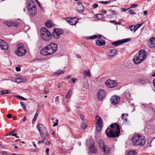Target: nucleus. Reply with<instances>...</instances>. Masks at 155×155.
Instances as JSON below:
<instances>
[{
    "label": "nucleus",
    "mask_w": 155,
    "mask_h": 155,
    "mask_svg": "<svg viewBox=\"0 0 155 155\" xmlns=\"http://www.w3.org/2000/svg\"><path fill=\"white\" fill-rule=\"evenodd\" d=\"M38 115V114L37 113L35 114V117L33 119V120L35 121L36 120L37 117Z\"/></svg>",
    "instance_id": "45"
},
{
    "label": "nucleus",
    "mask_w": 155,
    "mask_h": 155,
    "mask_svg": "<svg viewBox=\"0 0 155 155\" xmlns=\"http://www.w3.org/2000/svg\"><path fill=\"white\" fill-rule=\"evenodd\" d=\"M95 118L97 120L96 124V129L98 132H99L101 130L102 127L101 120V117L97 115L96 116Z\"/></svg>",
    "instance_id": "11"
},
{
    "label": "nucleus",
    "mask_w": 155,
    "mask_h": 155,
    "mask_svg": "<svg viewBox=\"0 0 155 155\" xmlns=\"http://www.w3.org/2000/svg\"><path fill=\"white\" fill-rule=\"evenodd\" d=\"M63 72L62 70H59L57 71L55 73L57 74H62V73H63Z\"/></svg>",
    "instance_id": "39"
},
{
    "label": "nucleus",
    "mask_w": 155,
    "mask_h": 155,
    "mask_svg": "<svg viewBox=\"0 0 155 155\" xmlns=\"http://www.w3.org/2000/svg\"><path fill=\"white\" fill-rule=\"evenodd\" d=\"M109 22L110 23H116L114 20L110 21Z\"/></svg>",
    "instance_id": "63"
},
{
    "label": "nucleus",
    "mask_w": 155,
    "mask_h": 155,
    "mask_svg": "<svg viewBox=\"0 0 155 155\" xmlns=\"http://www.w3.org/2000/svg\"><path fill=\"white\" fill-rule=\"evenodd\" d=\"M106 92L105 91L102 89L100 90L97 94L98 99L99 101H101L105 97Z\"/></svg>",
    "instance_id": "13"
},
{
    "label": "nucleus",
    "mask_w": 155,
    "mask_h": 155,
    "mask_svg": "<svg viewBox=\"0 0 155 155\" xmlns=\"http://www.w3.org/2000/svg\"><path fill=\"white\" fill-rule=\"evenodd\" d=\"M71 21H71V22H70V25H73L76 24L77 23V21H74V19L73 18H71Z\"/></svg>",
    "instance_id": "32"
},
{
    "label": "nucleus",
    "mask_w": 155,
    "mask_h": 155,
    "mask_svg": "<svg viewBox=\"0 0 155 155\" xmlns=\"http://www.w3.org/2000/svg\"><path fill=\"white\" fill-rule=\"evenodd\" d=\"M89 151L93 153H95L97 152V150L95 148L94 145H91L89 147Z\"/></svg>",
    "instance_id": "27"
},
{
    "label": "nucleus",
    "mask_w": 155,
    "mask_h": 155,
    "mask_svg": "<svg viewBox=\"0 0 155 155\" xmlns=\"http://www.w3.org/2000/svg\"><path fill=\"white\" fill-rule=\"evenodd\" d=\"M4 23L9 27L11 26L16 27L19 24L17 22H12L10 21H6L4 22Z\"/></svg>",
    "instance_id": "16"
},
{
    "label": "nucleus",
    "mask_w": 155,
    "mask_h": 155,
    "mask_svg": "<svg viewBox=\"0 0 155 155\" xmlns=\"http://www.w3.org/2000/svg\"><path fill=\"white\" fill-rule=\"evenodd\" d=\"M117 51L115 49H111L107 53V55L110 57H113L117 55Z\"/></svg>",
    "instance_id": "17"
},
{
    "label": "nucleus",
    "mask_w": 155,
    "mask_h": 155,
    "mask_svg": "<svg viewBox=\"0 0 155 155\" xmlns=\"http://www.w3.org/2000/svg\"><path fill=\"white\" fill-rule=\"evenodd\" d=\"M63 31L59 28H55L54 29L52 32V35L54 38L58 39L61 35L63 34Z\"/></svg>",
    "instance_id": "10"
},
{
    "label": "nucleus",
    "mask_w": 155,
    "mask_h": 155,
    "mask_svg": "<svg viewBox=\"0 0 155 155\" xmlns=\"http://www.w3.org/2000/svg\"><path fill=\"white\" fill-rule=\"evenodd\" d=\"M131 140L133 145L136 146H143L146 143L144 137L140 134L133 136L131 138Z\"/></svg>",
    "instance_id": "3"
},
{
    "label": "nucleus",
    "mask_w": 155,
    "mask_h": 155,
    "mask_svg": "<svg viewBox=\"0 0 155 155\" xmlns=\"http://www.w3.org/2000/svg\"><path fill=\"white\" fill-rule=\"evenodd\" d=\"M137 26H134V25H132L130 26V27L129 28L131 30V31H133L134 30V31L135 30V28L137 27Z\"/></svg>",
    "instance_id": "38"
},
{
    "label": "nucleus",
    "mask_w": 155,
    "mask_h": 155,
    "mask_svg": "<svg viewBox=\"0 0 155 155\" xmlns=\"http://www.w3.org/2000/svg\"><path fill=\"white\" fill-rule=\"evenodd\" d=\"M37 127L42 139L45 141H47L48 139L49 136L46 129L41 124H38Z\"/></svg>",
    "instance_id": "5"
},
{
    "label": "nucleus",
    "mask_w": 155,
    "mask_h": 155,
    "mask_svg": "<svg viewBox=\"0 0 155 155\" xmlns=\"http://www.w3.org/2000/svg\"><path fill=\"white\" fill-rule=\"evenodd\" d=\"M110 127L105 130L106 134L108 137H118L120 133V126L117 124H111Z\"/></svg>",
    "instance_id": "1"
},
{
    "label": "nucleus",
    "mask_w": 155,
    "mask_h": 155,
    "mask_svg": "<svg viewBox=\"0 0 155 155\" xmlns=\"http://www.w3.org/2000/svg\"><path fill=\"white\" fill-rule=\"evenodd\" d=\"M11 91L9 90H3L0 91V94L3 95L5 94H9L10 93Z\"/></svg>",
    "instance_id": "28"
},
{
    "label": "nucleus",
    "mask_w": 155,
    "mask_h": 155,
    "mask_svg": "<svg viewBox=\"0 0 155 155\" xmlns=\"http://www.w3.org/2000/svg\"><path fill=\"white\" fill-rule=\"evenodd\" d=\"M153 84L154 85V86H155V79H154L153 81Z\"/></svg>",
    "instance_id": "64"
},
{
    "label": "nucleus",
    "mask_w": 155,
    "mask_h": 155,
    "mask_svg": "<svg viewBox=\"0 0 155 155\" xmlns=\"http://www.w3.org/2000/svg\"><path fill=\"white\" fill-rule=\"evenodd\" d=\"M12 136H15L16 137H17V134L16 133H14V134H12Z\"/></svg>",
    "instance_id": "55"
},
{
    "label": "nucleus",
    "mask_w": 155,
    "mask_h": 155,
    "mask_svg": "<svg viewBox=\"0 0 155 155\" xmlns=\"http://www.w3.org/2000/svg\"><path fill=\"white\" fill-rule=\"evenodd\" d=\"M20 104L21 107H22L23 109L24 110H26V106L24 104V102H20Z\"/></svg>",
    "instance_id": "34"
},
{
    "label": "nucleus",
    "mask_w": 155,
    "mask_h": 155,
    "mask_svg": "<svg viewBox=\"0 0 155 155\" xmlns=\"http://www.w3.org/2000/svg\"><path fill=\"white\" fill-rule=\"evenodd\" d=\"M81 127L82 129H85L87 127V125L85 124L82 123L81 125Z\"/></svg>",
    "instance_id": "35"
},
{
    "label": "nucleus",
    "mask_w": 155,
    "mask_h": 155,
    "mask_svg": "<svg viewBox=\"0 0 155 155\" xmlns=\"http://www.w3.org/2000/svg\"><path fill=\"white\" fill-rule=\"evenodd\" d=\"M49 151V149L48 148H46L45 150L46 152L47 153H48Z\"/></svg>",
    "instance_id": "58"
},
{
    "label": "nucleus",
    "mask_w": 155,
    "mask_h": 155,
    "mask_svg": "<svg viewBox=\"0 0 155 155\" xmlns=\"http://www.w3.org/2000/svg\"><path fill=\"white\" fill-rule=\"evenodd\" d=\"M122 44L121 40H118L111 43V44L114 46H116Z\"/></svg>",
    "instance_id": "25"
},
{
    "label": "nucleus",
    "mask_w": 155,
    "mask_h": 155,
    "mask_svg": "<svg viewBox=\"0 0 155 155\" xmlns=\"http://www.w3.org/2000/svg\"><path fill=\"white\" fill-rule=\"evenodd\" d=\"M83 74L84 76L90 77L91 74L90 70H88L84 71Z\"/></svg>",
    "instance_id": "24"
},
{
    "label": "nucleus",
    "mask_w": 155,
    "mask_h": 155,
    "mask_svg": "<svg viewBox=\"0 0 155 155\" xmlns=\"http://www.w3.org/2000/svg\"><path fill=\"white\" fill-rule=\"evenodd\" d=\"M45 25L46 27L48 28L53 27L54 25V24L51 20H49L46 22L45 23Z\"/></svg>",
    "instance_id": "22"
},
{
    "label": "nucleus",
    "mask_w": 155,
    "mask_h": 155,
    "mask_svg": "<svg viewBox=\"0 0 155 155\" xmlns=\"http://www.w3.org/2000/svg\"><path fill=\"white\" fill-rule=\"evenodd\" d=\"M26 120V117L25 116L23 119V121H25V120Z\"/></svg>",
    "instance_id": "62"
},
{
    "label": "nucleus",
    "mask_w": 155,
    "mask_h": 155,
    "mask_svg": "<svg viewBox=\"0 0 155 155\" xmlns=\"http://www.w3.org/2000/svg\"><path fill=\"white\" fill-rule=\"evenodd\" d=\"M101 35H94L86 38L87 39H93L98 38V39L96 40V45L98 46H104L105 44V41L101 39Z\"/></svg>",
    "instance_id": "6"
},
{
    "label": "nucleus",
    "mask_w": 155,
    "mask_h": 155,
    "mask_svg": "<svg viewBox=\"0 0 155 155\" xmlns=\"http://www.w3.org/2000/svg\"><path fill=\"white\" fill-rule=\"evenodd\" d=\"M45 145H48L50 144V142L48 141H47L46 142H45V143H44Z\"/></svg>",
    "instance_id": "51"
},
{
    "label": "nucleus",
    "mask_w": 155,
    "mask_h": 155,
    "mask_svg": "<svg viewBox=\"0 0 155 155\" xmlns=\"http://www.w3.org/2000/svg\"><path fill=\"white\" fill-rule=\"evenodd\" d=\"M28 10L29 12L31 15H34L37 12L36 6L31 9H28Z\"/></svg>",
    "instance_id": "21"
},
{
    "label": "nucleus",
    "mask_w": 155,
    "mask_h": 155,
    "mask_svg": "<svg viewBox=\"0 0 155 155\" xmlns=\"http://www.w3.org/2000/svg\"><path fill=\"white\" fill-rule=\"evenodd\" d=\"M58 123H57V122L54 123L53 125V127H54L56 126H57L58 125Z\"/></svg>",
    "instance_id": "57"
},
{
    "label": "nucleus",
    "mask_w": 155,
    "mask_h": 155,
    "mask_svg": "<svg viewBox=\"0 0 155 155\" xmlns=\"http://www.w3.org/2000/svg\"><path fill=\"white\" fill-rule=\"evenodd\" d=\"M120 100V97L117 95L112 96L110 99L111 103L114 105H116L119 103Z\"/></svg>",
    "instance_id": "12"
},
{
    "label": "nucleus",
    "mask_w": 155,
    "mask_h": 155,
    "mask_svg": "<svg viewBox=\"0 0 155 155\" xmlns=\"http://www.w3.org/2000/svg\"><path fill=\"white\" fill-rule=\"evenodd\" d=\"M65 20L67 21L69 24H70V22H71V18H66L65 19Z\"/></svg>",
    "instance_id": "42"
},
{
    "label": "nucleus",
    "mask_w": 155,
    "mask_h": 155,
    "mask_svg": "<svg viewBox=\"0 0 155 155\" xmlns=\"http://www.w3.org/2000/svg\"><path fill=\"white\" fill-rule=\"evenodd\" d=\"M41 143H45V140H43L42 139V140L41 141H39L38 142V143L39 144H40Z\"/></svg>",
    "instance_id": "49"
},
{
    "label": "nucleus",
    "mask_w": 155,
    "mask_h": 155,
    "mask_svg": "<svg viewBox=\"0 0 155 155\" xmlns=\"http://www.w3.org/2000/svg\"><path fill=\"white\" fill-rule=\"evenodd\" d=\"M100 2L101 3L104 5H107L110 4V1H101Z\"/></svg>",
    "instance_id": "33"
},
{
    "label": "nucleus",
    "mask_w": 155,
    "mask_h": 155,
    "mask_svg": "<svg viewBox=\"0 0 155 155\" xmlns=\"http://www.w3.org/2000/svg\"><path fill=\"white\" fill-rule=\"evenodd\" d=\"M129 14H133L135 15L136 14V12H134L132 10H130L129 11Z\"/></svg>",
    "instance_id": "44"
},
{
    "label": "nucleus",
    "mask_w": 155,
    "mask_h": 155,
    "mask_svg": "<svg viewBox=\"0 0 155 155\" xmlns=\"http://www.w3.org/2000/svg\"><path fill=\"white\" fill-rule=\"evenodd\" d=\"M12 81L14 82H16L18 84L25 82L22 79L20 78H17L13 80Z\"/></svg>",
    "instance_id": "26"
},
{
    "label": "nucleus",
    "mask_w": 155,
    "mask_h": 155,
    "mask_svg": "<svg viewBox=\"0 0 155 155\" xmlns=\"http://www.w3.org/2000/svg\"><path fill=\"white\" fill-rule=\"evenodd\" d=\"M41 38L44 40L48 41L51 38L50 32L45 28H42L40 31Z\"/></svg>",
    "instance_id": "7"
},
{
    "label": "nucleus",
    "mask_w": 155,
    "mask_h": 155,
    "mask_svg": "<svg viewBox=\"0 0 155 155\" xmlns=\"http://www.w3.org/2000/svg\"><path fill=\"white\" fill-rule=\"evenodd\" d=\"M71 76L68 75V76H67L66 77H65V79H70L71 78Z\"/></svg>",
    "instance_id": "56"
},
{
    "label": "nucleus",
    "mask_w": 155,
    "mask_h": 155,
    "mask_svg": "<svg viewBox=\"0 0 155 155\" xmlns=\"http://www.w3.org/2000/svg\"><path fill=\"white\" fill-rule=\"evenodd\" d=\"M106 84L108 87L113 88L117 85V83L115 81L107 80L106 82Z\"/></svg>",
    "instance_id": "14"
},
{
    "label": "nucleus",
    "mask_w": 155,
    "mask_h": 155,
    "mask_svg": "<svg viewBox=\"0 0 155 155\" xmlns=\"http://www.w3.org/2000/svg\"><path fill=\"white\" fill-rule=\"evenodd\" d=\"M142 25V23L141 24H138L137 25V27L135 28V29L134 30V32H135Z\"/></svg>",
    "instance_id": "41"
},
{
    "label": "nucleus",
    "mask_w": 155,
    "mask_h": 155,
    "mask_svg": "<svg viewBox=\"0 0 155 155\" xmlns=\"http://www.w3.org/2000/svg\"><path fill=\"white\" fill-rule=\"evenodd\" d=\"M8 48V44L3 40H0V48L2 50H7Z\"/></svg>",
    "instance_id": "15"
},
{
    "label": "nucleus",
    "mask_w": 155,
    "mask_h": 155,
    "mask_svg": "<svg viewBox=\"0 0 155 155\" xmlns=\"http://www.w3.org/2000/svg\"><path fill=\"white\" fill-rule=\"evenodd\" d=\"M16 70L17 71H21V68L18 67H17L15 68Z\"/></svg>",
    "instance_id": "52"
},
{
    "label": "nucleus",
    "mask_w": 155,
    "mask_h": 155,
    "mask_svg": "<svg viewBox=\"0 0 155 155\" xmlns=\"http://www.w3.org/2000/svg\"><path fill=\"white\" fill-rule=\"evenodd\" d=\"M17 49L15 51V54L19 56H22L25 55L26 53V50L24 48V45L21 44L17 45Z\"/></svg>",
    "instance_id": "8"
},
{
    "label": "nucleus",
    "mask_w": 155,
    "mask_h": 155,
    "mask_svg": "<svg viewBox=\"0 0 155 155\" xmlns=\"http://www.w3.org/2000/svg\"><path fill=\"white\" fill-rule=\"evenodd\" d=\"M143 15H147V11H145L143 12Z\"/></svg>",
    "instance_id": "53"
},
{
    "label": "nucleus",
    "mask_w": 155,
    "mask_h": 155,
    "mask_svg": "<svg viewBox=\"0 0 155 155\" xmlns=\"http://www.w3.org/2000/svg\"><path fill=\"white\" fill-rule=\"evenodd\" d=\"M76 80H77V79L75 78H72L71 79V81H69V83H71V81H72V82H73V83H74L76 81Z\"/></svg>",
    "instance_id": "43"
},
{
    "label": "nucleus",
    "mask_w": 155,
    "mask_h": 155,
    "mask_svg": "<svg viewBox=\"0 0 155 155\" xmlns=\"http://www.w3.org/2000/svg\"><path fill=\"white\" fill-rule=\"evenodd\" d=\"M148 81V80L147 79L143 78L141 80L140 83L142 84H144L147 83Z\"/></svg>",
    "instance_id": "30"
},
{
    "label": "nucleus",
    "mask_w": 155,
    "mask_h": 155,
    "mask_svg": "<svg viewBox=\"0 0 155 155\" xmlns=\"http://www.w3.org/2000/svg\"><path fill=\"white\" fill-rule=\"evenodd\" d=\"M147 52L144 50H141L139 53L136 54L134 57L133 61L135 64L140 63L146 57Z\"/></svg>",
    "instance_id": "4"
},
{
    "label": "nucleus",
    "mask_w": 155,
    "mask_h": 155,
    "mask_svg": "<svg viewBox=\"0 0 155 155\" xmlns=\"http://www.w3.org/2000/svg\"><path fill=\"white\" fill-rule=\"evenodd\" d=\"M138 6V5L137 4H133L131 5L130 6V8H135L137 7Z\"/></svg>",
    "instance_id": "46"
},
{
    "label": "nucleus",
    "mask_w": 155,
    "mask_h": 155,
    "mask_svg": "<svg viewBox=\"0 0 155 155\" xmlns=\"http://www.w3.org/2000/svg\"><path fill=\"white\" fill-rule=\"evenodd\" d=\"M130 40V38H127V39H124L123 40H122V43H124L127 42L128 41H129Z\"/></svg>",
    "instance_id": "37"
},
{
    "label": "nucleus",
    "mask_w": 155,
    "mask_h": 155,
    "mask_svg": "<svg viewBox=\"0 0 155 155\" xmlns=\"http://www.w3.org/2000/svg\"><path fill=\"white\" fill-rule=\"evenodd\" d=\"M58 45L54 43H51L49 45L44 48L41 51V54L44 55L53 54L57 50Z\"/></svg>",
    "instance_id": "2"
},
{
    "label": "nucleus",
    "mask_w": 155,
    "mask_h": 155,
    "mask_svg": "<svg viewBox=\"0 0 155 155\" xmlns=\"http://www.w3.org/2000/svg\"><path fill=\"white\" fill-rule=\"evenodd\" d=\"M98 5L97 4H93L92 7L94 8H96L98 7Z\"/></svg>",
    "instance_id": "48"
},
{
    "label": "nucleus",
    "mask_w": 155,
    "mask_h": 155,
    "mask_svg": "<svg viewBox=\"0 0 155 155\" xmlns=\"http://www.w3.org/2000/svg\"><path fill=\"white\" fill-rule=\"evenodd\" d=\"M12 135V133H11V132L9 134H6L5 135L6 136H9V135Z\"/></svg>",
    "instance_id": "61"
},
{
    "label": "nucleus",
    "mask_w": 155,
    "mask_h": 155,
    "mask_svg": "<svg viewBox=\"0 0 155 155\" xmlns=\"http://www.w3.org/2000/svg\"><path fill=\"white\" fill-rule=\"evenodd\" d=\"M96 18L98 19H101L104 17V15L102 14H99L96 15Z\"/></svg>",
    "instance_id": "29"
},
{
    "label": "nucleus",
    "mask_w": 155,
    "mask_h": 155,
    "mask_svg": "<svg viewBox=\"0 0 155 155\" xmlns=\"http://www.w3.org/2000/svg\"><path fill=\"white\" fill-rule=\"evenodd\" d=\"M16 130V129H14L11 132V133H12H12L15 132Z\"/></svg>",
    "instance_id": "59"
},
{
    "label": "nucleus",
    "mask_w": 155,
    "mask_h": 155,
    "mask_svg": "<svg viewBox=\"0 0 155 155\" xmlns=\"http://www.w3.org/2000/svg\"><path fill=\"white\" fill-rule=\"evenodd\" d=\"M3 155H8V153L5 151H3L2 153Z\"/></svg>",
    "instance_id": "50"
},
{
    "label": "nucleus",
    "mask_w": 155,
    "mask_h": 155,
    "mask_svg": "<svg viewBox=\"0 0 155 155\" xmlns=\"http://www.w3.org/2000/svg\"><path fill=\"white\" fill-rule=\"evenodd\" d=\"M125 97L127 98H129L130 97V93H129V92L126 93L125 94Z\"/></svg>",
    "instance_id": "40"
},
{
    "label": "nucleus",
    "mask_w": 155,
    "mask_h": 155,
    "mask_svg": "<svg viewBox=\"0 0 155 155\" xmlns=\"http://www.w3.org/2000/svg\"><path fill=\"white\" fill-rule=\"evenodd\" d=\"M7 117L8 118H11L12 117V115L11 114H8L7 115Z\"/></svg>",
    "instance_id": "47"
},
{
    "label": "nucleus",
    "mask_w": 155,
    "mask_h": 155,
    "mask_svg": "<svg viewBox=\"0 0 155 155\" xmlns=\"http://www.w3.org/2000/svg\"><path fill=\"white\" fill-rule=\"evenodd\" d=\"M73 94V91L71 90H69L65 96V98L70 99Z\"/></svg>",
    "instance_id": "23"
},
{
    "label": "nucleus",
    "mask_w": 155,
    "mask_h": 155,
    "mask_svg": "<svg viewBox=\"0 0 155 155\" xmlns=\"http://www.w3.org/2000/svg\"><path fill=\"white\" fill-rule=\"evenodd\" d=\"M99 148L102 150L103 152L107 154H109L110 153V150L107 146L104 144L103 140L101 139L98 142Z\"/></svg>",
    "instance_id": "9"
},
{
    "label": "nucleus",
    "mask_w": 155,
    "mask_h": 155,
    "mask_svg": "<svg viewBox=\"0 0 155 155\" xmlns=\"http://www.w3.org/2000/svg\"><path fill=\"white\" fill-rule=\"evenodd\" d=\"M136 151H130L129 152L127 155H136Z\"/></svg>",
    "instance_id": "31"
},
{
    "label": "nucleus",
    "mask_w": 155,
    "mask_h": 155,
    "mask_svg": "<svg viewBox=\"0 0 155 155\" xmlns=\"http://www.w3.org/2000/svg\"><path fill=\"white\" fill-rule=\"evenodd\" d=\"M80 117L82 120H83L84 119V116L82 114H81L80 115Z\"/></svg>",
    "instance_id": "54"
},
{
    "label": "nucleus",
    "mask_w": 155,
    "mask_h": 155,
    "mask_svg": "<svg viewBox=\"0 0 155 155\" xmlns=\"http://www.w3.org/2000/svg\"><path fill=\"white\" fill-rule=\"evenodd\" d=\"M35 6V3L32 0H28L27 6L28 9H31Z\"/></svg>",
    "instance_id": "19"
},
{
    "label": "nucleus",
    "mask_w": 155,
    "mask_h": 155,
    "mask_svg": "<svg viewBox=\"0 0 155 155\" xmlns=\"http://www.w3.org/2000/svg\"><path fill=\"white\" fill-rule=\"evenodd\" d=\"M127 9H125V8H123L122 9V11L123 12H124L126 11H127Z\"/></svg>",
    "instance_id": "60"
},
{
    "label": "nucleus",
    "mask_w": 155,
    "mask_h": 155,
    "mask_svg": "<svg viewBox=\"0 0 155 155\" xmlns=\"http://www.w3.org/2000/svg\"><path fill=\"white\" fill-rule=\"evenodd\" d=\"M77 10L81 12H83L84 10V6L82 5V3L81 2H79L78 3V6L77 7Z\"/></svg>",
    "instance_id": "20"
},
{
    "label": "nucleus",
    "mask_w": 155,
    "mask_h": 155,
    "mask_svg": "<svg viewBox=\"0 0 155 155\" xmlns=\"http://www.w3.org/2000/svg\"><path fill=\"white\" fill-rule=\"evenodd\" d=\"M17 97L22 100H24L25 101H27V99L21 96H17Z\"/></svg>",
    "instance_id": "36"
},
{
    "label": "nucleus",
    "mask_w": 155,
    "mask_h": 155,
    "mask_svg": "<svg viewBox=\"0 0 155 155\" xmlns=\"http://www.w3.org/2000/svg\"><path fill=\"white\" fill-rule=\"evenodd\" d=\"M149 41V47L151 48L155 47V38H151L150 39Z\"/></svg>",
    "instance_id": "18"
}]
</instances>
